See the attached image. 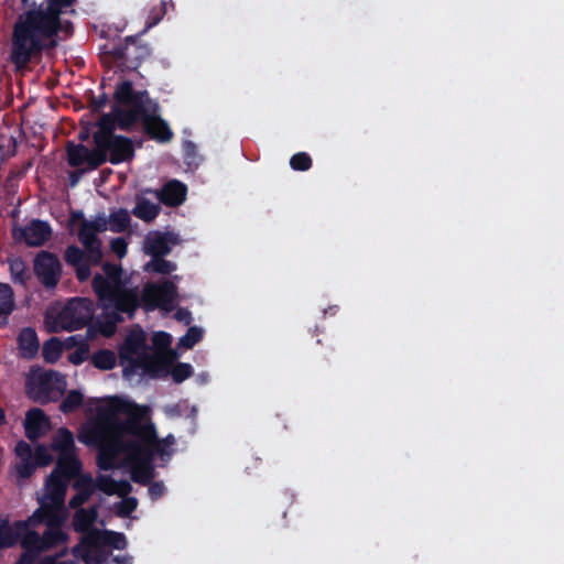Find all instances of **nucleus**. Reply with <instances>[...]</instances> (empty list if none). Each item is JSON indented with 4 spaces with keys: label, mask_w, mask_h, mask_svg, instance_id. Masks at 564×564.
I'll return each instance as SVG.
<instances>
[{
    "label": "nucleus",
    "mask_w": 564,
    "mask_h": 564,
    "mask_svg": "<svg viewBox=\"0 0 564 564\" xmlns=\"http://www.w3.org/2000/svg\"><path fill=\"white\" fill-rule=\"evenodd\" d=\"M148 486H149V496L152 500L160 499L165 492V487L162 481H153L152 480Z\"/></svg>",
    "instance_id": "obj_53"
},
{
    "label": "nucleus",
    "mask_w": 564,
    "mask_h": 564,
    "mask_svg": "<svg viewBox=\"0 0 564 564\" xmlns=\"http://www.w3.org/2000/svg\"><path fill=\"white\" fill-rule=\"evenodd\" d=\"M91 361L100 370H111L116 366L117 357L109 349H100L93 355Z\"/></svg>",
    "instance_id": "obj_38"
},
{
    "label": "nucleus",
    "mask_w": 564,
    "mask_h": 564,
    "mask_svg": "<svg viewBox=\"0 0 564 564\" xmlns=\"http://www.w3.org/2000/svg\"><path fill=\"white\" fill-rule=\"evenodd\" d=\"M145 271H153L160 274H170L176 270V264L164 257H152V260L144 265Z\"/></svg>",
    "instance_id": "obj_39"
},
{
    "label": "nucleus",
    "mask_w": 564,
    "mask_h": 564,
    "mask_svg": "<svg viewBox=\"0 0 564 564\" xmlns=\"http://www.w3.org/2000/svg\"><path fill=\"white\" fill-rule=\"evenodd\" d=\"M132 491V486L128 480L116 481V494L119 497L126 498Z\"/></svg>",
    "instance_id": "obj_57"
},
{
    "label": "nucleus",
    "mask_w": 564,
    "mask_h": 564,
    "mask_svg": "<svg viewBox=\"0 0 564 564\" xmlns=\"http://www.w3.org/2000/svg\"><path fill=\"white\" fill-rule=\"evenodd\" d=\"M131 217L127 209L119 208L109 215V228L112 232H123L130 226Z\"/></svg>",
    "instance_id": "obj_35"
},
{
    "label": "nucleus",
    "mask_w": 564,
    "mask_h": 564,
    "mask_svg": "<svg viewBox=\"0 0 564 564\" xmlns=\"http://www.w3.org/2000/svg\"><path fill=\"white\" fill-rule=\"evenodd\" d=\"M69 360L74 365L82 364L84 361V356L82 351H75L69 356Z\"/></svg>",
    "instance_id": "obj_61"
},
{
    "label": "nucleus",
    "mask_w": 564,
    "mask_h": 564,
    "mask_svg": "<svg viewBox=\"0 0 564 564\" xmlns=\"http://www.w3.org/2000/svg\"><path fill=\"white\" fill-rule=\"evenodd\" d=\"M132 366L133 376L141 372L151 378H160L167 375L170 362L161 356H153L147 351L137 356V361Z\"/></svg>",
    "instance_id": "obj_18"
},
{
    "label": "nucleus",
    "mask_w": 564,
    "mask_h": 564,
    "mask_svg": "<svg viewBox=\"0 0 564 564\" xmlns=\"http://www.w3.org/2000/svg\"><path fill=\"white\" fill-rule=\"evenodd\" d=\"M89 499H87L86 497L82 496L80 494H77L74 495L70 499H69V502H68V506L72 508V509H79L84 503H86Z\"/></svg>",
    "instance_id": "obj_58"
},
{
    "label": "nucleus",
    "mask_w": 564,
    "mask_h": 564,
    "mask_svg": "<svg viewBox=\"0 0 564 564\" xmlns=\"http://www.w3.org/2000/svg\"><path fill=\"white\" fill-rule=\"evenodd\" d=\"M67 162L72 167L87 164L89 170H96L105 164V159L99 153V148L88 149L86 145L68 141L66 144Z\"/></svg>",
    "instance_id": "obj_16"
},
{
    "label": "nucleus",
    "mask_w": 564,
    "mask_h": 564,
    "mask_svg": "<svg viewBox=\"0 0 564 564\" xmlns=\"http://www.w3.org/2000/svg\"><path fill=\"white\" fill-rule=\"evenodd\" d=\"M68 535L62 527H48L43 534V549L50 550L66 543Z\"/></svg>",
    "instance_id": "obj_33"
},
{
    "label": "nucleus",
    "mask_w": 564,
    "mask_h": 564,
    "mask_svg": "<svg viewBox=\"0 0 564 564\" xmlns=\"http://www.w3.org/2000/svg\"><path fill=\"white\" fill-rule=\"evenodd\" d=\"M64 503L55 500H41V506L28 519L32 525L46 524V527H62L65 521Z\"/></svg>",
    "instance_id": "obj_17"
},
{
    "label": "nucleus",
    "mask_w": 564,
    "mask_h": 564,
    "mask_svg": "<svg viewBox=\"0 0 564 564\" xmlns=\"http://www.w3.org/2000/svg\"><path fill=\"white\" fill-rule=\"evenodd\" d=\"M86 220L82 210L72 212L70 221L74 224L76 221H80V224Z\"/></svg>",
    "instance_id": "obj_62"
},
{
    "label": "nucleus",
    "mask_w": 564,
    "mask_h": 564,
    "mask_svg": "<svg viewBox=\"0 0 564 564\" xmlns=\"http://www.w3.org/2000/svg\"><path fill=\"white\" fill-rule=\"evenodd\" d=\"M174 382L181 383L193 375V367L189 364L178 362L172 369Z\"/></svg>",
    "instance_id": "obj_48"
},
{
    "label": "nucleus",
    "mask_w": 564,
    "mask_h": 564,
    "mask_svg": "<svg viewBox=\"0 0 564 564\" xmlns=\"http://www.w3.org/2000/svg\"><path fill=\"white\" fill-rule=\"evenodd\" d=\"M171 335L165 332H158L153 336V344L159 348H167L171 345Z\"/></svg>",
    "instance_id": "obj_55"
},
{
    "label": "nucleus",
    "mask_w": 564,
    "mask_h": 564,
    "mask_svg": "<svg viewBox=\"0 0 564 564\" xmlns=\"http://www.w3.org/2000/svg\"><path fill=\"white\" fill-rule=\"evenodd\" d=\"M135 105L141 106L138 123L142 122L143 131L149 139L159 143L170 142L174 133L169 123L159 115L160 106L158 101L151 99L147 90H138Z\"/></svg>",
    "instance_id": "obj_6"
},
{
    "label": "nucleus",
    "mask_w": 564,
    "mask_h": 564,
    "mask_svg": "<svg viewBox=\"0 0 564 564\" xmlns=\"http://www.w3.org/2000/svg\"><path fill=\"white\" fill-rule=\"evenodd\" d=\"M33 269L36 278L45 288L53 289L59 282L62 264L55 253L40 251L34 259Z\"/></svg>",
    "instance_id": "obj_14"
},
{
    "label": "nucleus",
    "mask_w": 564,
    "mask_h": 564,
    "mask_svg": "<svg viewBox=\"0 0 564 564\" xmlns=\"http://www.w3.org/2000/svg\"><path fill=\"white\" fill-rule=\"evenodd\" d=\"M98 518V506H90L89 508H79L75 511L73 517V528L76 532L87 534L93 530V525Z\"/></svg>",
    "instance_id": "obj_28"
},
{
    "label": "nucleus",
    "mask_w": 564,
    "mask_h": 564,
    "mask_svg": "<svg viewBox=\"0 0 564 564\" xmlns=\"http://www.w3.org/2000/svg\"><path fill=\"white\" fill-rule=\"evenodd\" d=\"M145 406L119 397L110 398L105 406L97 410L95 421L82 427L78 433L80 443L98 448L97 466L101 470H110L116 467L119 453H123L122 436L138 437L142 432Z\"/></svg>",
    "instance_id": "obj_1"
},
{
    "label": "nucleus",
    "mask_w": 564,
    "mask_h": 564,
    "mask_svg": "<svg viewBox=\"0 0 564 564\" xmlns=\"http://www.w3.org/2000/svg\"><path fill=\"white\" fill-rule=\"evenodd\" d=\"M45 423H47V417L42 409H30L25 414L23 423L25 436L30 441L35 442L43 435Z\"/></svg>",
    "instance_id": "obj_24"
},
{
    "label": "nucleus",
    "mask_w": 564,
    "mask_h": 564,
    "mask_svg": "<svg viewBox=\"0 0 564 564\" xmlns=\"http://www.w3.org/2000/svg\"><path fill=\"white\" fill-rule=\"evenodd\" d=\"M149 446L151 448V451L153 452V456L155 454L160 455L161 457H164V456H171L172 454V451H169L167 449V445H164V442H160V440H158V434L155 433V438L151 442H149Z\"/></svg>",
    "instance_id": "obj_51"
},
{
    "label": "nucleus",
    "mask_w": 564,
    "mask_h": 564,
    "mask_svg": "<svg viewBox=\"0 0 564 564\" xmlns=\"http://www.w3.org/2000/svg\"><path fill=\"white\" fill-rule=\"evenodd\" d=\"M152 53L148 44L139 42L138 36H127L123 43L115 44L109 54L128 70H135Z\"/></svg>",
    "instance_id": "obj_10"
},
{
    "label": "nucleus",
    "mask_w": 564,
    "mask_h": 564,
    "mask_svg": "<svg viewBox=\"0 0 564 564\" xmlns=\"http://www.w3.org/2000/svg\"><path fill=\"white\" fill-rule=\"evenodd\" d=\"M72 487L77 494H80L87 499H90L96 491L95 480L88 473L79 475V477L73 481Z\"/></svg>",
    "instance_id": "obj_37"
},
{
    "label": "nucleus",
    "mask_w": 564,
    "mask_h": 564,
    "mask_svg": "<svg viewBox=\"0 0 564 564\" xmlns=\"http://www.w3.org/2000/svg\"><path fill=\"white\" fill-rule=\"evenodd\" d=\"M113 564H131L132 557L129 555H116L112 557Z\"/></svg>",
    "instance_id": "obj_59"
},
{
    "label": "nucleus",
    "mask_w": 564,
    "mask_h": 564,
    "mask_svg": "<svg viewBox=\"0 0 564 564\" xmlns=\"http://www.w3.org/2000/svg\"><path fill=\"white\" fill-rule=\"evenodd\" d=\"M160 210L161 208L158 204L152 203L148 198L139 197L132 209V214L141 220L150 223L158 217Z\"/></svg>",
    "instance_id": "obj_31"
},
{
    "label": "nucleus",
    "mask_w": 564,
    "mask_h": 564,
    "mask_svg": "<svg viewBox=\"0 0 564 564\" xmlns=\"http://www.w3.org/2000/svg\"><path fill=\"white\" fill-rule=\"evenodd\" d=\"M12 236L18 242L29 247H41L52 237V228L47 221L32 219L24 227H13Z\"/></svg>",
    "instance_id": "obj_15"
},
{
    "label": "nucleus",
    "mask_w": 564,
    "mask_h": 564,
    "mask_svg": "<svg viewBox=\"0 0 564 564\" xmlns=\"http://www.w3.org/2000/svg\"><path fill=\"white\" fill-rule=\"evenodd\" d=\"M102 271L104 274L96 273L91 281L98 302L105 303V306H116L132 319L139 308L138 286H127L120 264L105 262Z\"/></svg>",
    "instance_id": "obj_3"
},
{
    "label": "nucleus",
    "mask_w": 564,
    "mask_h": 564,
    "mask_svg": "<svg viewBox=\"0 0 564 564\" xmlns=\"http://www.w3.org/2000/svg\"><path fill=\"white\" fill-rule=\"evenodd\" d=\"M290 166L294 171L305 172L312 167V159L306 152H299L292 155Z\"/></svg>",
    "instance_id": "obj_43"
},
{
    "label": "nucleus",
    "mask_w": 564,
    "mask_h": 564,
    "mask_svg": "<svg viewBox=\"0 0 564 564\" xmlns=\"http://www.w3.org/2000/svg\"><path fill=\"white\" fill-rule=\"evenodd\" d=\"M62 28L43 3L32 2L20 13L13 24L11 59L18 67L26 66L31 59L44 50L56 45L55 37Z\"/></svg>",
    "instance_id": "obj_2"
},
{
    "label": "nucleus",
    "mask_w": 564,
    "mask_h": 564,
    "mask_svg": "<svg viewBox=\"0 0 564 564\" xmlns=\"http://www.w3.org/2000/svg\"><path fill=\"white\" fill-rule=\"evenodd\" d=\"M100 307L105 311L106 322L101 325L100 330L104 335L110 336L115 333L117 325L123 322L122 311H119L116 306H105V303L98 302Z\"/></svg>",
    "instance_id": "obj_32"
},
{
    "label": "nucleus",
    "mask_w": 564,
    "mask_h": 564,
    "mask_svg": "<svg viewBox=\"0 0 564 564\" xmlns=\"http://www.w3.org/2000/svg\"><path fill=\"white\" fill-rule=\"evenodd\" d=\"M107 100L108 97L105 93L101 94L99 97L91 96L89 100V107L91 108V111L98 112L99 110H101L106 106Z\"/></svg>",
    "instance_id": "obj_56"
},
{
    "label": "nucleus",
    "mask_w": 564,
    "mask_h": 564,
    "mask_svg": "<svg viewBox=\"0 0 564 564\" xmlns=\"http://www.w3.org/2000/svg\"><path fill=\"white\" fill-rule=\"evenodd\" d=\"M176 296L177 288L171 280L161 283L148 282L141 293L138 291L139 307L145 312H152L158 307L172 311Z\"/></svg>",
    "instance_id": "obj_9"
},
{
    "label": "nucleus",
    "mask_w": 564,
    "mask_h": 564,
    "mask_svg": "<svg viewBox=\"0 0 564 564\" xmlns=\"http://www.w3.org/2000/svg\"><path fill=\"white\" fill-rule=\"evenodd\" d=\"M203 338V330L199 327L192 326L186 334L180 338V346L186 349L193 348Z\"/></svg>",
    "instance_id": "obj_41"
},
{
    "label": "nucleus",
    "mask_w": 564,
    "mask_h": 564,
    "mask_svg": "<svg viewBox=\"0 0 564 564\" xmlns=\"http://www.w3.org/2000/svg\"><path fill=\"white\" fill-rule=\"evenodd\" d=\"M14 453L20 459L14 466L19 479H28L35 473L33 451L29 443L21 440L15 444Z\"/></svg>",
    "instance_id": "obj_23"
},
{
    "label": "nucleus",
    "mask_w": 564,
    "mask_h": 564,
    "mask_svg": "<svg viewBox=\"0 0 564 564\" xmlns=\"http://www.w3.org/2000/svg\"><path fill=\"white\" fill-rule=\"evenodd\" d=\"M90 265H93V264L86 259L84 262L74 267L76 278L78 279L79 282H85L90 278V275H91Z\"/></svg>",
    "instance_id": "obj_50"
},
{
    "label": "nucleus",
    "mask_w": 564,
    "mask_h": 564,
    "mask_svg": "<svg viewBox=\"0 0 564 564\" xmlns=\"http://www.w3.org/2000/svg\"><path fill=\"white\" fill-rule=\"evenodd\" d=\"M95 145L99 148V153L104 156L105 163L109 161L113 165L129 162L135 154L133 141L121 134L109 139L104 138L101 142Z\"/></svg>",
    "instance_id": "obj_13"
},
{
    "label": "nucleus",
    "mask_w": 564,
    "mask_h": 564,
    "mask_svg": "<svg viewBox=\"0 0 564 564\" xmlns=\"http://www.w3.org/2000/svg\"><path fill=\"white\" fill-rule=\"evenodd\" d=\"M68 481L57 470L53 469L45 480V500H55L57 503H64Z\"/></svg>",
    "instance_id": "obj_26"
},
{
    "label": "nucleus",
    "mask_w": 564,
    "mask_h": 564,
    "mask_svg": "<svg viewBox=\"0 0 564 564\" xmlns=\"http://www.w3.org/2000/svg\"><path fill=\"white\" fill-rule=\"evenodd\" d=\"M155 438V426L148 422L143 424L142 432L138 437H127L122 444L123 453L131 464V480L147 486L154 478L153 452L149 442Z\"/></svg>",
    "instance_id": "obj_5"
},
{
    "label": "nucleus",
    "mask_w": 564,
    "mask_h": 564,
    "mask_svg": "<svg viewBox=\"0 0 564 564\" xmlns=\"http://www.w3.org/2000/svg\"><path fill=\"white\" fill-rule=\"evenodd\" d=\"M175 317L178 321H185L186 323H189L191 319V313L187 310L180 308L175 313Z\"/></svg>",
    "instance_id": "obj_60"
},
{
    "label": "nucleus",
    "mask_w": 564,
    "mask_h": 564,
    "mask_svg": "<svg viewBox=\"0 0 564 564\" xmlns=\"http://www.w3.org/2000/svg\"><path fill=\"white\" fill-rule=\"evenodd\" d=\"M53 462V457L44 445H37L33 452V464L37 467L48 466Z\"/></svg>",
    "instance_id": "obj_46"
},
{
    "label": "nucleus",
    "mask_w": 564,
    "mask_h": 564,
    "mask_svg": "<svg viewBox=\"0 0 564 564\" xmlns=\"http://www.w3.org/2000/svg\"><path fill=\"white\" fill-rule=\"evenodd\" d=\"M186 194L187 187L184 183L171 180L156 192V197L165 206L177 207L184 203Z\"/></svg>",
    "instance_id": "obj_22"
},
{
    "label": "nucleus",
    "mask_w": 564,
    "mask_h": 564,
    "mask_svg": "<svg viewBox=\"0 0 564 564\" xmlns=\"http://www.w3.org/2000/svg\"><path fill=\"white\" fill-rule=\"evenodd\" d=\"M51 448L58 455L76 453L74 434L67 427H61L53 437Z\"/></svg>",
    "instance_id": "obj_30"
},
{
    "label": "nucleus",
    "mask_w": 564,
    "mask_h": 564,
    "mask_svg": "<svg viewBox=\"0 0 564 564\" xmlns=\"http://www.w3.org/2000/svg\"><path fill=\"white\" fill-rule=\"evenodd\" d=\"M73 554L80 557L85 564H108L109 552H105L102 546H89L84 542V536L80 542L74 546Z\"/></svg>",
    "instance_id": "obj_25"
},
{
    "label": "nucleus",
    "mask_w": 564,
    "mask_h": 564,
    "mask_svg": "<svg viewBox=\"0 0 564 564\" xmlns=\"http://www.w3.org/2000/svg\"><path fill=\"white\" fill-rule=\"evenodd\" d=\"M82 468L80 459L77 457L76 453H73L58 455L54 470H57L59 475L70 481L77 479L79 475H84Z\"/></svg>",
    "instance_id": "obj_27"
},
{
    "label": "nucleus",
    "mask_w": 564,
    "mask_h": 564,
    "mask_svg": "<svg viewBox=\"0 0 564 564\" xmlns=\"http://www.w3.org/2000/svg\"><path fill=\"white\" fill-rule=\"evenodd\" d=\"M64 345L57 337L46 340L42 348V356L47 364H55L62 356Z\"/></svg>",
    "instance_id": "obj_36"
},
{
    "label": "nucleus",
    "mask_w": 564,
    "mask_h": 564,
    "mask_svg": "<svg viewBox=\"0 0 564 564\" xmlns=\"http://www.w3.org/2000/svg\"><path fill=\"white\" fill-rule=\"evenodd\" d=\"M127 241L124 238L118 237L111 240V250L119 257L122 258L127 253Z\"/></svg>",
    "instance_id": "obj_54"
},
{
    "label": "nucleus",
    "mask_w": 564,
    "mask_h": 564,
    "mask_svg": "<svg viewBox=\"0 0 564 564\" xmlns=\"http://www.w3.org/2000/svg\"><path fill=\"white\" fill-rule=\"evenodd\" d=\"M83 401H84V397H83L82 392H79L78 390H72L68 392L66 398L62 401V403L59 405V410L63 413H72V412L76 411L83 404Z\"/></svg>",
    "instance_id": "obj_40"
},
{
    "label": "nucleus",
    "mask_w": 564,
    "mask_h": 564,
    "mask_svg": "<svg viewBox=\"0 0 564 564\" xmlns=\"http://www.w3.org/2000/svg\"><path fill=\"white\" fill-rule=\"evenodd\" d=\"M138 90L133 89L130 80H123L117 85L111 112L104 113L96 122L98 130L93 134L94 143L117 135L116 127L130 131L138 123V116L141 113V106L135 105Z\"/></svg>",
    "instance_id": "obj_4"
},
{
    "label": "nucleus",
    "mask_w": 564,
    "mask_h": 564,
    "mask_svg": "<svg viewBox=\"0 0 564 564\" xmlns=\"http://www.w3.org/2000/svg\"><path fill=\"white\" fill-rule=\"evenodd\" d=\"M84 542L89 546H110L116 550H124L128 545L127 538L121 532L98 529L90 530L84 535Z\"/></svg>",
    "instance_id": "obj_20"
},
{
    "label": "nucleus",
    "mask_w": 564,
    "mask_h": 564,
    "mask_svg": "<svg viewBox=\"0 0 564 564\" xmlns=\"http://www.w3.org/2000/svg\"><path fill=\"white\" fill-rule=\"evenodd\" d=\"M147 351V337L143 329L140 326L131 329L118 350L119 361L123 368V377H133L132 365L137 361V356H141Z\"/></svg>",
    "instance_id": "obj_11"
},
{
    "label": "nucleus",
    "mask_w": 564,
    "mask_h": 564,
    "mask_svg": "<svg viewBox=\"0 0 564 564\" xmlns=\"http://www.w3.org/2000/svg\"><path fill=\"white\" fill-rule=\"evenodd\" d=\"M138 507V500L134 497L123 498L116 507V514L119 518L129 517Z\"/></svg>",
    "instance_id": "obj_45"
},
{
    "label": "nucleus",
    "mask_w": 564,
    "mask_h": 564,
    "mask_svg": "<svg viewBox=\"0 0 564 564\" xmlns=\"http://www.w3.org/2000/svg\"><path fill=\"white\" fill-rule=\"evenodd\" d=\"M31 521H15L12 525L8 520H0V549L10 547L18 542L28 551H42L43 536L31 530Z\"/></svg>",
    "instance_id": "obj_8"
},
{
    "label": "nucleus",
    "mask_w": 564,
    "mask_h": 564,
    "mask_svg": "<svg viewBox=\"0 0 564 564\" xmlns=\"http://www.w3.org/2000/svg\"><path fill=\"white\" fill-rule=\"evenodd\" d=\"M78 240L86 250L87 260L94 265H99L102 260V250L98 232L83 221L78 229Z\"/></svg>",
    "instance_id": "obj_19"
},
{
    "label": "nucleus",
    "mask_w": 564,
    "mask_h": 564,
    "mask_svg": "<svg viewBox=\"0 0 564 564\" xmlns=\"http://www.w3.org/2000/svg\"><path fill=\"white\" fill-rule=\"evenodd\" d=\"M18 345L21 357L25 359L34 358L40 347L36 332L31 327L23 328L19 334Z\"/></svg>",
    "instance_id": "obj_29"
},
{
    "label": "nucleus",
    "mask_w": 564,
    "mask_h": 564,
    "mask_svg": "<svg viewBox=\"0 0 564 564\" xmlns=\"http://www.w3.org/2000/svg\"><path fill=\"white\" fill-rule=\"evenodd\" d=\"M180 241L178 235L166 231L155 232L145 239V252L152 257H165L171 252V246L177 245Z\"/></svg>",
    "instance_id": "obj_21"
},
{
    "label": "nucleus",
    "mask_w": 564,
    "mask_h": 564,
    "mask_svg": "<svg viewBox=\"0 0 564 564\" xmlns=\"http://www.w3.org/2000/svg\"><path fill=\"white\" fill-rule=\"evenodd\" d=\"M85 224H88L91 226L94 230L97 232H104L107 230V224L109 223V219L107 220L106 216L104 214L97 215L94 220L88 221L84 220Z\"/></svg>",
    "instance_id": "obj_52"
},
{
    "label": "nucleus",
    "mask_w": 564,
    "mask_h": 564,
    "mask_svg": "<svg viewBox=\"0 0 564 564\" xmlns=\"http://www.w3.org/2000/svg\"><path fill=\"white\" fill-rule=\"evenodd\" d=\"M116 481L109 475H98L95 480L96 490L98 489L108 496H112L116 494Z\"/></svg>",
    "instance_id": "obj_44"
},
{
    "label": "nucleus",
    "mask_w": 564,
    "mask_h": 564,
    "mask_svg": "<svg viewBox=\"0 0 564 564\" xmlns=\"http://www.w3.org/2000/svg\"><path fill=\"white\" fill-rule=\"evenodd\" d=\"M77 336H69L65 343H63L64 347L72 348L77 344Z\"/></svg>",
    "instance_id": "obj_63"
},
{
    "label": "nucleus",
    "mask_w": 564,
    "mask_h": 564,
    "mask_svg": "<svg viewBox=\"0 0 564 564\" xmlns=\"http://www.w3.org/2000/svg\"><path fill=\"white\" fill-rule=\"evenodd\" d=\"M64 259L73 268L86 260V250L83 251L77 246H68L65 250Z\"/></svg>",
    "instance_id": "obj_42"
},
{
    "label": "nucleus",
    "mask_w": 564,
    "mask_h": 564,
    "mask_svg": "<svg viewBox=\"0 0 564 564\" xmlns=\"http://www.w3.org/2000/svg\"><path fill=\"white\" fill-rule=\"evenodd\" d=\"M14 292L13 289L0 282V318L8 317L14 310Z\"/></svg>",
    "instance_id": "obj_34"
},
{
    "label": "nucleus",
    "mask_w": 564,
    "mask_h": 564,
    "mask_svg": "<svg viewBox=\"0 0 564 564\" xmlns=\"http://www.w3.org/2000/svg\"><path fill=\"white\" fill-rule=\"evenodd\" d=\"M65 381L57 371H46L28 382V393L34 401L45 404L63 392Z\"/></svg>",
    "instance_id": "obj_12"
},
{
    "label": "nucleus",
    "mask_w": 564,
    "mask_h": 564,
    "mask_svg": "<svg viewBox=\"0 0 564 564\" xmlns=\"http://www.w3.org/2000/svg\"><path fill=\"white\" fill-rule=\"evenodd\" d=\"M88 138H89V130H88V128L82 129L79 131V133H78V140L80 142H85V141L88 140Z\"/></svg>",
    "instance_id": "obj_64"
},
{
    "label": "nucleus",
    "mask_w": 564,
    "mask_h": 564,
    "mask_svg": "<svg viewBox=\"0 0 564 564\" xmlns=\"http://www.w3.org/2000/svg\"><path fill=\"white\" fill-rule=\"evenodd\" d=\"M10 271L14 282L23 283L25 281V264L22 260H14L10 263Z\"/></svg>",
    "instance_id": "obj_49"
},
{
    "label": "nucleus",
    "mask_w": 564,
    "mask_h": 564,
    "mask_svg": "<svg viewBox=\"0 0 564 564\" xmlns=\"http://www.w3.org/2000/svg\"><path fill=\"white\" fill-rule=\"evenodd\" d=\"M74 2L75 0H45L42 3L57 20H62L63 9L70 7Z\"/></svg>",
    "instance_id": "obj_47"
},
{
    "label": "nucleus",
    "mask_w": 564,
    "mask_h": 564,
    "mask_svg": "<svg viewBox=\"0 0 564 564\" xmlns=\"http://www.w3.org/2000/svg\"><path fill=\"white\" fill-rule=\"evenodd\" d=\"M95 314V303L87 297H73L62 308L56 317V326L53 332H57V327L67 332H74L84 328L93 319Z\"/></svg>",
    "instance_id": "obj_7"
}]
</instances>
